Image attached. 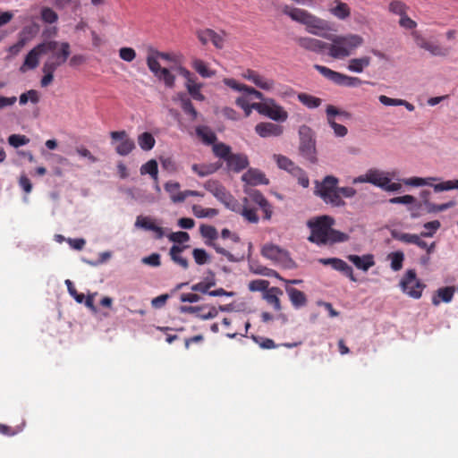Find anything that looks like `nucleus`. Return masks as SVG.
<instances>
[{"mask_svg": "<svg viewBox=\"0 0 458 458\" xmlns=\"http://www.w3.org/2000/svg\"><path fill=\"white\" fill-rule=\"evenodd\" d=\"M334 224V218L329 216H321L310 219L307 222V225L310 229V235L308 237V240L318 246L347 242L349 235L334 229L332 227Z\"/></svg>", "mask_w": 458, "mask_h": 458, "instance_id": "1", "label": "nucleus"}, {"mask_svg": "<svg viewBox=\"0 0 458 458\" xmlns=\"http://www.w3.org/2000/svg\"><path fill=\"white\" fill-rule=\"evenodd\" d=\"M281 11L293 21L304 24L307 27V31L310 34L321 35L320 31L329 30L327 21L315 16L307 10L293 7L288 4H283L281 6Z\"/></svg>", "mask_w": 458, "mask_h": 458, "instance_id": "2", "label": "nucleus"}, {"mask_svg": "<svg viewBox=\"0 0 458 458\" xmlns=\"http://www.w3.org/2000/svg\"><path fill=\"white\" fill-rule=\"evenodd\" d=\"M332 43L327 44L328 55L335 59L350 56L363 44V38L357 34L332 35L328 38Z\"/></svg>", "mask_w": 458, "mask_h": 458, "instance_id": "3", "label": "nucleus"}, {"mask_svg": "<svg viewBox=\"0 0 458 458\" xmlns=\"http://www.w3.org/2000/svg\"><path fill=\"white\" fill-rule=\"evenodd\" d=\"M339 180L333 175H327L322 182H316L315 194L323 201L333 207H344L345 201L339 195Z\"/></svg>", "mask_w": 458, "mask_h": 458, "instance_id": "4", "label": "nucleus"}, {"mask_svg": "<svg viewBox=\"0 0 458 458\" xmlns=\"http://www.w3.org/2000/svg\"><path fill=\"white\" fill-rule=\"evenodd\" d=\"M59 42L55 40L44 41L34 47L25 56L24 62L20 67V72H26L28 70H34L38 66L39 57L58 48Z\"/></svg>", "mask_w": 458, "mask_h": 458, "instance_id": "5", "label": "nucleus"}, {"mask_svg": "<svg viewBox=\"0 0 458 458\" xmlns=\"http://www.w3.org/2000/svg\"><path fill=\"white\" fill-rule=\"evenodd\" d=\"M253 107L259 114L277 123H284L288 119V113L274 98H267L263 102L255 103Z\"/></svg>", "mask_w": 458, "mask_h": 458, "instance_id": "6", "label": "nucleus"}, {"mask_svg": "<svg viewBox=\"0 0 458 458\" xmlns=\"http://www.w3.org/2000/svg\"><path fill=\"white\" fill-rule=\"evenodd\" d=\"M314 68L325 78L339 86L359 87L363 83V81L358 77L348 76L323 65L315 64Z\"/></svg>", "mask_w": 458, "mask_h": 458, "instance_id": "7", "label": "nucleus"}, {"mask_svg": "<svg viewBox=\"0 0 458 458\" xmlns=\"http://www.w3.org/2000/svg\"><path fill=\"white\" fill-rule=\"evenodd\" d=\"M402 291L413 299H420L422 295L425 285L417 278L416 271L409 269L406 271L400 282Z\"/></svg>", "mask_w": 458, "mask_h": 458, "instance_id": "8", "label": "nucleus"}, {"mask_svg": "<svg viewBox=\"0 0 458 458\" xmlns=\"http://www.w3.org/2000/svg\"><path fill=\"white\" fill-rule=\"evenodd\" d=\"M437 181H438V178H437V177H427V178L411 177L408 179H403V182L405 185L416 186V187L429 185V186L433 187V189L436 192L458 189V179L453 180V181H445V182H442L436 183V184L431 183V182H437Z\"/></svg>", "mask_w": 458, "mask_h": 458, "instance_id": "9", "label": "nucleus"}, {"mask_svg": "<svg viewBox=\"0 0 458 458\" xmlns=\"http://www.w3.org/2000/svg\"><path fill=\"white\" fill-rule=\"evenodd\" d=\"M204 188L212 193L228 209H235V198L217 181L208 180L204 183Z\"/></svg>", "mask_w": 458, "mask_h": 458, "instance_id": "10", "label": "nucleus"}, {"mask_svg": "<svg viewBox=\"0 0 458 458\" xmlns=\"http://www.w3.org/2000/svg\"><path fill=\"white\" fill-rule=\"evenodd\" d=\"M50 53L51 55L47 58L42 68H52V71L55 72L70 56V44L68 42H59L58 48Z\"/></svg>", "mask_w": 458, "mask_h": 458, "instance_id": "11", "label": "nucleus"}, {"mask_svg": "<svg viewBox=\"0 0 458 458\" xmlns=\"http://www.w3.org/2000/svg\"><path fill=\"white\" fill-rule=\"evenodd\" d=\"M326 113H327V123H329L331 128L334 130L335 136L344 137L347 134L348 130L344 125L337 123L335 121V116L341 115L345 118H350L351 114L346 111L339 110L338 108H336L335 106H332V105H328L327 106Z\"/></svg>", "mask_w": 458, "mask_h": 458, "instance_id": "12", "label": "nucleus"}, {"mask_svg": "<svg viewBox=\"0 0 458 458\" xmlns=\"http://www.w3.org/2000/svg\"><path fill=\"white\" fill-rule=\"evenodd\" d=\"M110 135L112 140L120 141L115 147V150L120 156H127L134 149V141L128 137L125 131H112Z\"/></svg>", "mask_w": 458, "mask_h": 458, "instance_id": "13", "label": "nucleus"}, {"mask_svg": "<svg viewBox=\"0 0 458 458\" xmlns=\"http://www.w3.org/2000/svg\"><path fill=\"white\" fill-rule=\"evenodd\" d=\"M318 262L324 266H331L335 270L342 272L351 281L356 282L357 279L353 275V270L344 260L338 258H321Z\"/></svg>", "mask_w": 458, "mask_h": 458, "instance_id": "14", "label": "nucleus"}, {"mask_svg": "<svg viewBox=\"0 0 458 458\" xmlns=\"http://www.w3.org/2000/svg\"><path fill=\"white\" fill-rule=\"evenodd\" d=\"M235 209H231L235 213H239L242 216V217L251 224H258L259 221V217L257 214V209L251 207L250 203H249L248 198L242 199V204L239 203L237 199H235Z\"/></svg>", "mask_w": 458, "mask_h": 458, "instance_id": "15", "label": "nucleus"}, {"mask_svg": "<svg viewBox=\"0 0 458 458\" xmlns=\"http://www.w3.org/2000/svg\"><path fill=\"white\" fill-rule=\"evenodd\" d=\"M247 198L249 199V203L251 201L261 208L264 213V219H271L273 214L272 206L259 191L253 190L250 191Z\"/></svg>", "mask_w": 458, "mask_h": 458, "instance_id": "16", "label": "nucleus"}, {"mask_svg": "<svg viewBox=\"0 0 458 458\" xmlns=\"http://www.w3.org/2000/svg\"><path fill=\"white\" fill-rule=\"evenodd\" d=\"M255 131L261 138L278 137L283 133L284 128L274 123L261 122L256 124Z\"/></svg>", "mask_w": 458, "mask_h": 458, "instance_id": "17", "label": "nucleus"}, {"mask_svg": "<svg viewBox=\"0 0 458 458\" xmlns=\"http://www.w3.org/2000/svg\"><path fill=\"white\" fill-rule=\"evenodd\" d=\"M243 77L264 90H271L275 85V81L273 80L260 75L254 70L248 69L244 72Z\"/></svg>", "mask_w": 458, "mask_h": 458, "instance_id": "18", "label": "nucleus"}, {"mask_svg": "<svg viewBox=\"0 0 458 458\" xmlns=\"http://www.w3.org/2000/svg\"><path fill=\"white\" fill-rule=\"evenodd\" d=\"M199 40L203 44L207 45L211 42L216 48H223L225 45L224 36L216 33L215 30L206 29L197 32Z\"/></svg>", "mask_w": 458, "mask_h": 458, "instance_id": "19", "label": "nucleus"}, {"mask_svg": "<svg viewBox=\"0 0 458 458\" xmlns=\"http://www.w3.org/2000/svg\"><path fill=\"white\" fill-rule=\"evenodd\" d=\"M296 42L301 47L315 53H322L327 50V43L317 38L301 37L296 39Z\"/></svg>", "mask_w": 458, "mask_h": 458, "instance_id": "20", "label": "nucleus"}, {"mask_svg": "<svg viewBox=\"0 0 458 458\" xmlns=\"http://www.w3.org/2000/svg\"><path fill=\"white\" fill-rule=\"evenodd\" d=\"M135 226L154 232L156 233V239H162L165 235L164 229L156 225L155 221L148 216H139L136 219Z\"/></svg>", "mask_w": 458, "mask_h": 458, "instance_id": "21", "label": "nucleus"}, {"mask_svg": "<svg viewBox=\"0 0 458 458\" xmlns=\"http://www.w3.org/2000/svg\"><path fill=\"white\" fill-rule=\"evenodd\" d=\"M242 180L247 184L256 186V185H267L269 183V181L266 178L264 173L259 171V169L250 168L247 172H245Z\"/></svg>", "mask_w": 458, "mask_h": 458, "instance_id": "22", "label": "nucleus"}, {"mask_svg": "<svg viewBox=\"0 0 458 458\" xmlns=\"http://www.w3.org/2000/svg\"><path fill=\"white\" fill-rule=\"evenodd\" d=\"M227 167L230 171L240 173L249 165V159L245 154H233L226 160Z\"/></svg>", "mask_w": 458, "mask_h": 458, "instance_id": "23", "label": "nucleus"}, {"mask_svg": "<svg viewBox=\"0 0 458 458\" xmlns=\"http://www.w3.org/2000/svg\"><path fill=\"white\" fill-rule=\"evenodd\" d=\"M261 254L274 261H283L287 258V252L276 245L266 244L261 250Z\"/></svg>", "mask_w": 458, "mask_h": 458, "instance_id": "24", "label": "nucleus"}, {"mask_svg": "<svg viewBox=\"0 0 458 458\" xmlns=\"http://www.w3.org/2000/svg\"><path fill=\"white\" fill-rule=\"evenodd\" d=\"M329 12L339 20H345L351 15V8L349 5L340 0H334L331 3Z\"/></svg>", "mask_w": 458, "mask_h": 458, "instance_id": "25", "label": "nucleus"}, {"mask_svg": "<svg viewBox=\"0 0 458 458\" xmlns=\"http://www.w3.org/2000/svg\"><path fill=\"white\" fill-rule=\"evenodd\" d=\"M285 290L291 303L295 309H300L307 305V297L303 292L293 287H286Z\"/></svg>", "mask_w": 458, "mask_h": 458, "instance_id": "26", "label": "nucleus"}, {"mask_svg": "<svg viewBox=\"0 0 458 458\" xmlns=\"http://www.w3.org/2000/svg\"><path fill=\"white\" fill-rule=\"evenodd\" d=\"M347 259L354 264V266L363 271L369 270V267L375 265L374 258L372 255H364L360 257L358 255H349Z\"/></svg>", "mask_w": 458, "mask_h": 458, "instance_id": "27", "label": "nucleus"}, {"mask_svg": "<svg viewBox=\"0 0 458 458\" xmlns=\"http://www.w3.org/2000/svg\"><path fill=\"white\" fill-rule=\"evenodd\" d=\"M30 28L26 27L19 33L18 41L11 46L8 49L11 55H18L20 51L24 47V46L32 38V36H29L30 34Z\"/></svg>", "mask_w": 458, "mask_h": 458, "instance_id": "28", "label": "nucleus"}, {"mask_svg": "<svg viewBox=\"0 0 458 458\" xmlns=\"http://www.w3.org/2000/svg\"><path fill=\"white\" fill-rule=\"evenodd\" d=\"M370 183L381 189L390 182L389 174L378 169H369Z\"/></svg>", "mask_w": 458, "mask_h": 458, "instance_id": "29", "label": "nucleus"}, {"mask_svg": "<svg viewBox=\"0 0 458 458\" xmlns=\"http://www.w3.org/2000/svg\"><path fill=\"white\" fill-rule=\"evenodd\" d=\"M178 99L181 102V107L182 111L191 116V120H196L198 112L193 106L191 100L187 97L185 93H178L174 100Z\"/></svg>", "mask_w": 458, "mask_h": 458, "instance_id": "30", "label": "nucleus"}, {"mask_svg": "<svg viewBox=\"0 0 458 458\" xmlns=\"http://www.w3.org/2000/svg\"><path fill=\"white\" fill-rule=\"evenodd\" d=\"M370 63L371 58L369 56L352 58L349 60L347 69L352 72L361 73L365 68L370 65Z\"/></svg>", "mask_w": 458, "mask_h": 458, "instance_id": "31", "label": "nucleus"}, {"mask_svg": "<svg viewBox=\"0 0 458 458\" xmlns=\"http://www.w3.org/2000/svg\"><path fill=\"white\" fill-rule=\"evenodd\" d=\"M454 288L451 286L442 287L437 291V294L432 298V303L435 306L440 304L441 301L444 302H450L454 297Z\"/></svg>", "mask_w": 458, "mask_h": 458, "instance_id": "32", "label": "nucleus"}, {"mask_svg": "<svg viewBox=\"0 0 458 458\" xmlns=\"http://www.w3.org/2000/svg\"><path fill=\"white\" fill-rule=\"evenodd\" d=\"M191 67L203 78H211L215 75V72L211 71L205 62L199 58H192Z\"/></svg>", "mask_w": 458, "mask_h": 458, "instance_id": "33", "label": "nucleus"}, {"mask_svg": "<svg viewBox=\"0 0 458 458\" xmlns=\"http://www.w3.org/2000/svg\"><path fill=\"white\" fill-rule=\"evenodd\" d=\"M196 133L207 145H214L217 139L216 133L208 126L197 127Z\"/></svg>", "mask_w": 458, "mask_h": 458, "instance_id": "34", "label": "nucleus"}, {"mask_svg": "<svg viewBox=\"0 0 458 458\" xmlns=\"http://www.w3.org/2000/svg\"><path fill=\"white\" fill-rule=\"evenodd\" d=\"M279 293H282V291L279 288L272 287L268 289L264 295V298L266 299L267 303L272 305L275 310L276 311H279L282 309L280 300L277 296V294Z\"/></svg>", "mask_w": 458, "mask_h": 458, "instance_id": "35", "label": "nucleus"}, {"mask_svg": "<svg viewBox=\"0 0 458 458\" xmlns=\"http://www.w3.org/2000/svg\"><path fill=\"white\" fill-rule=\"evenodd\" d=\"M186 248V246H177L174 245L170 249V256L174 262L180 265L182 268L187 269L189 267L187 259L182 257L181 252Z\"/></svg>", "mask_w": 458, "mask_h": 458, "instance_id": "36", "label": "nucleus"}, {"mask_svg": "<svg viewBox=\"0 0 458 458\" xmlns=\"http://www.w3.org/2000/svg\"><path fill=\"white\" fill-rule=\"evenodd\" d=\"M141 174H149L152 179L157 183L158 180V165L155 159H150L140 167Z\"/></svg>", "mask_w": 458, "mask_h": 458, "instance_id": "37", "label": "nucleus"}, {"mask_svg": "<svg viewBox=\"0 0 458 458\" xmlns=\"http://www.w3.org/2000/svg\"><path fill=\"white\" fill-rule=\"evenodd\" d=\"M273 157L280 169H284L289 172L291 174L293 173L294 169L298 167L290 158L285 156L275 154Z\"/></svg>", "mask_w": 458, "mask_h": 458, "instance_id": "38", "label": "nucleus"}, {"mask_svg": "<svg viewBox=\"0 0 458 458\" xmlns=\"http://www.w3.org/2000/svg\"><path fill=\"white\" fill-rule=\"evenodd\" d=\"M191 169L199 176L204 177L215 173L218 169V166L213 164H193Z\"/></svg>", "mask_w": 458, "mask_h": 458, "instance_id": "39", "label": "nucleus"}, {"mask_svg": "<svg viewBox=\"0 0 458 458\" xmlns=\"http://www.w3.org/2000/svg\"><path fill=\"white\" fill-rule=\"evenodd\" d=\"M299 101L308 108H316L321 105V99L307 93L298 95Z\"/></svg>", "mask_w": 458, "mask_h": 458, "instance_id": "40", "label": "nucleus"}, {"mask_svg": "<svg viewBox=\"0 0 458 458\" xmlns=\"http://www.w3.org/2000/svg\"><path fill=\"white\" fill-rule=\"evenodd\" d=\"M250 270L253 274L265 276H277L276 271L274 269L264 267L258 262H250Z\"/></svg>", "mask_w": 458, "mask_h": 458, "instance_id": "41", "label": "nucleus"}, {"mask_svg": "<svg viewBox=\"0 0 458 458\" xmlns=\"http://www.w3.org/2000/svg\"><path fill=\"white\" fill-rule=\"evenodd\" d=\"M212 148L216 157H220L225 161L232 155L231 147L223 142L215 143Z\"/></svg>", "mask_w": 458, "mask_h": 458, "instance_id": "42", "label": "nucleus"}, {"mask_svg": "<svg viewBox=\"0 0 458 458\" xmlns=\"http://www.w3.org/2000/svg\"><path fill=\"white\" fill-rule=\"evenodd\" d=\"M155 139L149 132H143L138 138V143L143 150H150L155 146Z\"/></svg>", "mask_w": 458, "mask_h": 458, "instance_id": "43", "label": "nucleus"}, {"mask_svg": "<svg viewBox=\"0 0 458 458\" xmlns=\"http://www.w3.org/2000/svg\"><path fill=\"white\" fill-rule=\"evenodd\" d=\"M40 18L43 22L53 24L57 22L58 14L52 8L45 6L40 10Z\"/></svg>", "mask_w": 458, "mask_h": 458, "instance_id": "44", "label": "nucleus"}, {"mask_svg": "<svg viewBox=\"0 0 458 458\" xmlns=\"http://www.w3.org/2000/svg\"><path fill=\"white\" fill-rule=\"evenodd\" d=\"M388 259L391 260V268L394 271H399L403 267L404 260V254L403 251H394L388 255Z\"/></svg>", "mask_w": 458, "mask_h": 458, "instance_id": "45", "label": "nucleus"}, {"mask_svg": "<svg viewBox=\"0 0 458 458\" xmlns=\"http://www.w3.org/2000/svg\"><path fill=\"white\" fill-rule=\"evenodd\" d=\"M454 206L455 202L453 200L444 204H434L429 200L426 199V208L428 213L442 212Z\"/></svg>", "mask_w": 458, "mask_h": 458, "instance_id": "46", "label": "nucleus"}, {"mask_svg": "<svg viewBox=\"0 0 458 458\" xmlns=\"http://www.w3.org/2000/svg\"><path fill=\"white\" fill-rule=\"evenodd\" d=\"M192 211L197 217H213L218 214L216 208H203L199 205H194Z\"/></svg>", "mask_w": 458, "mask_h": 458, "instance_id": "47", "label": "nucleus"}, {"mask_svg": "<svg viewBox=\"0 0 458 458\" xmlns=\"http://www.w3.org/2000/svg\"><path fill=\"white\" fill-rule=\"evenodd\" d=\"M181 185L177 182H167L165 184V190L169 193L170 198L174 203H181L182 201L175 200L176 197L180 195Z\"/></svg>", "mask_w": 458, "mask_h": 458, "instance_id": "48", "label": "nucleus"}, {"mask_svg": "<svg viewBox=\"0 0 458 458\" xmlns=\"http://www.w3.org/2000/svg\"><path fill=\"white\" fill-rule=\"evenodd\" d=\"M424 49L435 56H445L449 53L447 48L442 47L441 46L430 41L427 43V46Z\"/></svg>", "mask_w": 458, "mask_h": 458, "instance_id": "49", "label": "nucleus"}, {"mask_svg": "<svg viewBox=\"0 0 458 458\" xmlns=\"http://www.w3.org/2000/svg\"><path fill=\"white\" fill-rule=\"evenodd\" d=\"M392 236L394 240H397L403 243H411V244H415L416 240L418 238V234L400 233V232H393Z\"/></svg>", "mask_w": 458, "mask_h": 458, "instance_id": "50", "label": "nucleus"}, {"mask_svg": "<svg viewBox=\"0 0 458 458\" xmlns=\"http://www.w3.org/2000/svg\"><path fill=\"white\" fill-rule=\"evenodd\" d=\"M157 59L158 58L156 55L151 52H149V55L147 56V65L155 76H157L163 69Z\"/></svg>", "mask_w": 458, "mask_h": 458, "instance_id": "51", "label": "nucleus"}, {"mask_svg": "<svg viewBox=\"0 0 458 458\" xmlns=\"http://www.w3.org/2000/svg\"><path fill=\"white\" fill-rule=\"evenodd\" d=\"M156 77H157L159 80H162L166 87L174 88L175 77L167 68H163Z\"/></svg>", "mask_w": 458, "mask_h": 458, "instance_id": "52", "label": "nucleus"}, {"mask_svg": "<svg viewBox=\"0 0 458 458\" xmlns=\"http://www.w3.org/2000/svg\"><path fill=\"white\" fill-rule=\"evenodd\" d=\"M424 228L428 231L420 233L421 237H432L435 233L440 228L441 224L438 220H434L424 224Z\"/></svg>", "mask_w": 458, "mask_h": 458, "instance_id": "53", "label": "nucleus"}, {"mask_svg": "<svg viewBox=\"0 0 458 458\" xmlns=\"http://www.w3.org/2000/svg\"><path fill=\"white\" fill-rule=\"evenodd\" d=\"M408 6L399 0H394L389 4V11L394 14H398L401 17L406 14Z\"/></svg>", "mask_w": 458, "mask_h": 458, "instance_id": "54", "label": "nucleus"}, {"mask_svg": "<svg viewBox=\"0 0 458 458\" xmlns=\"http://www.w3.org/2000/svg\"><path fill=\"white\" fill-rule=\"evenodd\" d=\"M30 142V139L25 135L12 134L8 137V143L13 148L24 146Z\"/></svg>", "mask_w": 458, "mask_h": 458, "instance_id": "55", "label": "nucleus"}, {"mask_svg": "<svg viewBox=\"0 0 458 458\" xmlns=\"http://www.w3.org/2000/svg\"><path fill=\"white\" fill-rule=\"evenodd\" d=\"M199 232L204 238L216 240L218 237L216 229L212 225H201Z\"/></svg>", "mask_w": 458, "mask_h": 458, "instance_id": "56", "label": "nucleus"}, {"mask_svg": "<svg viewBox=\"0 0 458 458\" xmlns=\"http://www.w3.org/2000/svg\"><path fill=\"white\" fill-rule=\"evenodd\" d=\"M269 282L267 280L257 279L250 281L249 284V289L251 292H263L267 289Z\"/></svg>", "mask_w": 458, "mask_h": 458, "instance_id": "57", "label": "nucleus"}, {"mask_svg": "<svg viewBox=\"0 0 458 458\" xmlns=\"http://www.w3.org/2000/svg\"><path fill=\"white\" fill-rule=\"evenodd\" d=\"M252 339L256 344L259 345L262 349H274L277 345L275 344V342L270 338H265L260 336L252 335Z\"/></svg>", "mask_w": 458, "mask_h": 458, "instance_id": "58", "label": "nucleus"}, {"mask_svg": "<svg viewBox=\"0 0 458 458\" xmlns=\"http://www.w3.org/2000/svg\"><path fill=\"white\" fill-rule=\"evenodd\" d=\"M235 103L238 106L243 109L245 116L247 117L250 115L251 111L254 109L253 106L255 103L250 104L245 97H239Z\"/></svg>", "mask_w": 458, "mask_h": 458, "instance_id": "59", "label": "nucleus"}, {"mask_svg": "<svg viewBox=\"0 0 458 458\" xmlns=\"http://www.w3.org/2000/svg\"><path fill=\"white\" fill-rule=\"evenodd\" d=\"M292 174L298 179L299 184L301 185L303 188L309 187L310 180L306 173L301 168L298 166L296 169H294Z\"/></svg>", "mask_w": 458, "mask_h": 458, "instance_id": "60", "label": "nucleus"}, {"mask_svg": "<svg viewBox=\"0 0 458 458\" xmlns=\"http://www.w3.org/2000/svg\"><path fill=\"white\" fill-rule=\"evenodd\" d=\"M192 255L195 262L198 265H204L208 260V255L207 251L203 249H194L192 251Z\"/></svg>", "mask_w": 458, "mask_h": 458, "instance_id": "61", "label": "nucleus"}, {"mask_svg": "<svg viewBox=\"0 0 458 458\" xmlns=\"http://www.w3.org/2000/svg\"><path fill=\"white\" fill-rule=\"evenodd\" d=\"M65 284L67 286V290H68L69 293L71 294V296H72L78 303H82L85 299L84 294L79 293L77 292V290L75 289V287L71 280H69V279L65 280Z\"/></svg>", "mask_w": 458, "mask_h": 458, "instance_id": "62", "label": "nucleus"}, {"mask_svg": "<svg viewBox=\"0 0 458 458\" xmlns=\"http://www.w3.org/2000/svg\"><path fill=\"white\" fill-rule=\"evenodd\" d=\"M42 72L44 73L43 77L40 81V85L43 88L49 86L54 81V73L52 68H42Z\"/></svg>", "mask_w": 458, "mask_h": 458, "instance_id": "63", "label": "nucleus"}, {"mask_svg": "<svg viewBox=\"0 0 458 458\" xmlns=\"http://www.w3.org/2000/svg\"><path fill=\"white\" fill-rule=\"evenodd\" d=\"M119 56L123 61L131 62L136 57V52L131 47H122L119 50Z\"/></svg>", "mask_w": 458, "mask_h": 458, "instance_id": "64", "label": "nucleus"}]
</instances>
